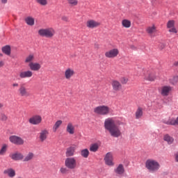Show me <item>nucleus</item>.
Returning a JSON list of instances; mask_svg holds the SVG:
<instances>
[{
    "instance_id": "f257e3e1",
    "label": "nucleus",
    "mask_w": 178,
    "mask_h": 178,
    "mask_svg": "<svg viewBox=\"0 0 178 178\" xmlns=\"http://www.w3.org/2000/svg\"><path fill=\"white\" fill-rule=\"evenodd\" d=\"M120 123L117 124L116 120L112 118H108L104 120V129L109 133L111 137L118 138L122 136V131L119 125Z\"/></svg>"
},
{
    "instance_id": "f03ea898",
    "label": "nucleus",
    "mask_w": 178,
    "mask_h": 178,
    "mask_svg": "<svg viewBox=\"0 0 178 178\" xmlns=\"http://www.w3.org/2000/svg\"><path fill=\"white\" fill-rule=\"evenodd\" d=\"M93 112L95 115L106 116L111 113V108L106 105L97 106L94 108Z\"/></svg>"
},
{
    "instance_id": "7ed1b4c3",
    "label": "nucleus",
    "mask_w": 178,
    "mask_h": 178,
    "mask_svg": "<svg viewBox=\"0 0 178 178\" xmlns=\"http://www.w3.org/2000/svg\"><path fill=\"white\" fill-rule=\"evenodd\" d=\"M55 29L54 28L40 29L38 31L40 37H45L46 38H52L56 34Z\"/></svg>"
},
{
    "instance_id": "20e7f679",
    "label": "nucleus",
    "mask_w": 178,
    "mask_h": 178,
    "mask_svg": "<svg viewBox=\"0 0 178 178\" xmlns=\"http://www.w3.org/2000/svg\"><path fill=\"white\" fill-rule=\"evenodd\" d=\"M145 166L147 169L149 170V172H157V170H159V168H161L159 163L152 159L147 160L145 163Z\"/></svg>"
},
{
    "instance_id": "39448f33",
    "label": "nucleus",
    "mask_w": 178,
    "mask_h": 178,
    "mask_svg": "<svg viewBox=\"0 0 178 178\" xmlns=\"http://www.w3.org/2000/svg\"><path fill=\"white\" fill-rule=\"evenodd\" d=\"M65 165L67 169L73 170L77 168V160L74 157H67L65 161Z\"/></svg>"
},
{
    "instance_id": "423d86ee",
    "label": "nucleus",
    "mask_w": 178,
    "mask_h": 178,
    "mask_svg": "<svg viewBox=\"0 0 178 178\" xmlns=\"http://www.w3.org/2000/svg\"><path fill=\"white\" fill-rule=\"evenodd\" d=\"M18 94L19 97H24L25 98L30 97L31 94L26 87V83H22L19 85V88H18Z\"/></svg>"
},
{
    "instance_id": "0eeeda50",
    "label": "nucleus",
    "mask_w": 178,
    "mask_h": 178,
    "mask_svg": "<svg viewBox=\"0 0 178 178\" xmlns=\"http://www.w3.org/2000/svg\"><path fill=\"white\" fill-rule=\"evenodd\" d=\"M29 122L33 126H38V124H41V123H42V117L40 115H34L29 118Z\"/></svg>"
},
{
    "instance_id": "6e6552de",
    "label": "nucleus",
    "mask_w": 178,
    "mask_h": 178,
    "mask_svg": "<svg viewBox=\"0 0 178 178\" xmlns=\"http://www.w3.org/2000/svg\"><path fill=\"white\" fill-rule=\"evenodd\" d=\"M143 79L147 81H154L156 77L155 76V73L149 70H144L143 73Z\"/></svg>"
},
{
    "instance_id": "1a4fd4ad",
    "label": "nucleus",
    "mask_w": 178,
    "mask_h": 178,
    "mask_svg": "<svg viewBox=\"0 0 178 178\" xmlns=\"http://www.w3.org/2000/svg\"><path fill=\"white\" fill-rule=\"evenodd\" d=\"M9 140L12 144H15V145H23V144H24V140L17 136H10Z\"/></svg>"
},
{
    "instance_id": "9d476101",
    "label": "nucleus",
    "mask_w": 178,
    "mask_h": 178,
    "mask_svg": "<svg viewBox=\"0 0 178 178\" xmlns=\"http://www.w3.org/2000/svg\"><path fill=\"white\" fill-rule=\"evenodd\" d=\"M86 26L88 29H97L101 26V22L94 19H88L86 23Z\"/></svg>"
},
{
    "instance_id": "9b49d317",
    "label": "nucleus",
    "mask_w": 178,
    "mask_h": 178,
    "mask_svg": "<svg viewBox=\"0 0 178 178\" xmlns=\"http://www.w3.org/2000/svg\"><path fill=\"white\" fill-rule=\"evenodd\" d=\"M106 58H108L110 59H113L116 58L118 55H119V49H112L105 53Z\"/></svg>"
},
{
    "instance_id": "f8f14e48",
    "label": "nucleus",
    "mask_w": 178,
    "mask_h": 178,
    "mask_svg": "<svg viewBox=\"0 0 178 178\" xmlns=\"http://www.w3.org/2000/svg\"><path fill=\"white\" fill-rule=\"evenodd\" d=\"M48 136H49V131L47 129H42L39 133L40 142L44 143V141H46L47 138H48Z\"/></svg>"
},
{
    "instance_id": "ddd939ff",
    "label": "nucleus",
    "mask_w": 178,
    "mask_h": 178,
    "mask_svg": "<svg viewBox=\"0 0 178 178\" xmlns=\"http://www.w3.org/2000/svg\"><path fill=\"white\" fill-rule=\"evenodd\" d=\"M76 74L74 70L71 67L67 68L64 72V77L66 80H70Z\"/></svg>"
},
{
    "instance_id": "4468645a",
    "label": "nucleus",
    "mask_w": 178,
    "mask_h": 178,
    "mask_svg": "<svg viewBox=\"0 0 178 178\" xmlns=\"http://www.w3.org/2000/svg\"><path fill=\"white\" fill-rule=\"evenodd\" d=\"M104 162L108 166H113V165H115V163H113V156L111 153L108 152L106 154Z\"/></svg>"
},
{
    "instance_id": "2eb2a0df",
    "label": "nucleus",
    "mask_w": 178,
    "mask_h": 178,
    "mask_svg": "<svg viewBox=\"0 0 178 178\" xmlns=\"http://www.w3.org/2000/svg\"><path fill=\"white\" fill-rule=\"evenodd\" d=\"M19 79H30L33 77V71L31 70H26V71H21L19 73Z\"/></svg>"
},
{
    "instance_id": "dca6fc26",
    "label": "nucleus",
    "mask_w": 178,
    "mask_h": 178,
    "mask_svg": "<svg viewBox=\"0 0 178 178\" xmlns=\"http://www.w3.org/2000/svg\"><path fill=\"white\" fill-rule=\"evenodd\" d=\"M10 158H11L13 161H23V159H24V156L23 155V154L17 152L10 154Z\"/></svg>"
},
{
    "instance_id": "f3484780",
    "label": "nucleus",
    "mask_w": 178,
    "mask_h": 178,
    "mask_svg": "<svg viewBox=\"0 0 178 178\" xmlns=\"http://www.w3.org/2000/svg\"><path fill=\"white\" fill-rule=\"evenodd\" d=\"M3 175H6L8 177L13 178L16 176V170L12 168H7L3 170Z\"/></svg>"
},
{
    "instance_id": "a211bd4d",
    "label": "nucleus",
    "mask_w": 178,
    "mask_h": 178,
    "mask_svg": "<svg viewBox=\"0 0 178 178\" xmlns=\"http://www.w3.org/2000/svg\"><path fill=\"white\" fill-rule=\"evenodd\" d=\"M111 86L113 87V91L118 92V91H120L122 90V84L119 81L114 80L111 82Z\"/></svg>"
},
{
    "instance_id": "6ab92c4d",
    "label": "nucleus",
    "mask_w": 178,
    "mask_h": 178,
    "mask_svg": "<svg viewBox=\"0 0 178 178\" xmlns=\"http://www.w3.org/2000/svg\"><path fill=\"white\" fill-rule=\"evenodd\" d=\"M170 91H172V88L170 86H164L161 87V94L163 97H168Z\"/></svg>"
},
{
    "instance_id": "aec40b11",
    "label": "nucleus",
    "mask_w": 178,
    "mask_h": 178,
    "mask_svg": "<svg viewBox=\"0 0 178 178\" xmlns=\"http://www.w3.org/2000/svg\"><path fill=\"white\" fill-rule=\"evenodd\" d=\"M29 67L32 72H38L41 69V64L38 63H31L29 64Z\"/></svg>"
},
{
    "instance_id": "412c9836",
    "label": "nucleus",
    "mask_w": 178,
    "mask_h": 178,
    "mask_svg": "<svg viewBox=\"0 0 178 178\" xmlns=\"http://www.w3.org/2000/svg\"><path fill=\"white\" fill-rule=\"evenodd\" d=\"M75 152H76V147H70L66 150L65 156H67V158H72V156H74Z\"/></svg>"
},
{
    "instance_id": "4be33fe9",
    "label": "nucleus",
    "mask_w": 178,
    "mask_h": 178,
    "mask_svg": "<svg viewBox=\"0 0 178 178\" xmlns=\"http://www.w3.org/2000/svg\"><path fill=\"white\" fill-rule=\"evenodd\" d=\"M66 131L68 134L73 135L74 134L75 128L74 125L72 122H68L66 127Z\"/></svg>"
},
{
    "instance_id": "5701e85b",
    "label": "nucleus",
    "mask_w": 178,
    "mask_h": 178,
    "mask_svg": "<svg viewBox=\"0 0 178 178\" xmlns=\"http://www.w3.org/2000/svg\"><path fill=\"white\" fill-rule=\"evenodd\" d=\"M114 172L116 175L122 176L124 173V167L122 164H119L118 167L114 170Z\"/></svg>"
},
{
    "instance_id": "b1692460",
    "label": "nucleus",
    "mask_w": 178,
    "mask_h": 178,
    "mask_svg": "<svg viewBox=\"0 0 178 178\" xmlns=\"http://www.w3.org/2000/svg\"><path fill=\"white\" fill-rule=\"evenodd\" d=\"M1 51L3 54H5V55H7V56H10V54H12V49L9 45L3 47L1 48Z\"/></svg>"
},
{
    "instance_id": "393cba45",
    "label": "nucleus",
    "mask_w": 178,
    "mask_h": 178,
    "mask_svg": "<svg viewBox=\"0 0 178 178\" xmlns=\"http://www.w3.org/2000/svg\"><path fill=\"white\" fill-rule=\"evenodd\" d=\"M62 123H63V122L60 120H58L55 122V124L52 127L53 133H56V131H58V129H59V127L62 126Z\"/></svg>"
},
{
    "instance_id": "a878e982",
    "label": "nucleus",
    "mask_w": 178,
    "mask_h": 178,
    "mask_svg": "<svg viewBox=\"0 0 178 178\" xmlns=\"http://www.w3.org/2000/svg\"><path fill=\"white\" fill-rule=\"evenodd\" d=\"M34 59H35L34 54H29L26 57L24 63H29V65H30V63H34Z\"/></svg>"
},
{
    "instance_id": "bb28decb",
    "label": "nucleus",
    "mask_w": 178,
    "mask_h": 178,
    "mask_svg": "<svg viewBox=\"0 0 178 178\" xmlns=\"http://www.w3.org/2000/svg\"><path fill=\"white\" fill-rule=\"evenodd\" d=\"M144 112L143 111V108L138 107L135 113L136 119H141L143 118V115Z\"/></svg>"
},
{
    "instance_id": "cd10ccee",
    "label": "nucleus",
    "mask_w": 178,
    "mask_h": 178,
    "mask_svg": "<svg viewBox=\"0 0 178 178\" xmlns=\"http://www.w3.org/2000/svg\"><path fill=\"white\" fill-rule=\"evenodd\" d=\"M35 20L34 19V17L29 16L25 18V23L28 26H34Z\"/></svg>"
},
{
    "instance_id": "c85d7f7f",
    "label": "nucleus",
    "mask_w": 178,
    "mask_h": 178,
    "mask_svg": "<svg viewBox=\"0 0 178 178\" xmlns=\"http://www.w3.org/2000/svg\"><path fill=\"white\" fill-rule=\"evenodd\" d=\"M164 141H166L169 145H172V143L175 142V138L173 137L169 136L168 134H166L163 137Z\"/></svg>"
},
{
    "instance_id": "c756f323",
    "label": "nucleus",
    "mask_w": 178,
    "mask_h": 178,
    "mask_svg": "<svg viewBox=\"0 0 178 178\" xmlns=\"http://www.w3.org/2000/svg\"><path fill=\"white\" fill-rule=\"evenodd\" d=\"M122 26L125 29H130V27H131V21L129 19H123L122 21Z\"/></svg>"
},
{
    "instance_id": "7c9ffc66",
    "label": "nucleus",
    "mask_w": 178,
    "mask_h": 178,
    "mask_svg": "<svg viewBox=\"0 0 178 178\" xmlns=\"http://www.w3.org/2000/svg\"><path fill=\"white\" fill-rule=\"evenodd\" d=\"M34 158V153L33 152H29L25 157L23 159L24 162H29V161H31Z\"/></svg>"
},
{
    "instance_id": "2f4dec72",
    "label": "nucleus",
    "mask_w": 178,
    "mask_h": 178,
    "mask_svg": "<svg viewBox=\"0 0 178 178\" xmlns=\"http://www.w3.org/2000/svg\"><path fill=\"white\" fill-rule=\"evenodd\" d=\"M166 124H170L171 126H178V116L177 117L176 119L171 118L170 120H169L166 122Z\"/></svg>"
},
{
    "instance_id": "473e14b6",
    "label": "nucleus",
    "mask_w": 178,
    "mask_h": 178,
    "mask_svg": "<svg viewBox=\"0 0 178 178\" xmlns=\"http://www.w3.org/2000/svg\"><path fill=\"white\" fill-rule=\"evenodd\" d=\"M99 148V145H98V143H93L90 146V152H97Z\"/></svg>"
},
{
    "instance_id": "72a5a7b5",
    "label": "nucleus",
    "mask_w": 178,
    "mask_h": 178,
    "mask_svg": "<svg viewBox=\"0 0 178 178\" xmlns=\"http://www.w3.org/2000/svg\"><path fill=\"white\" fill-rule=\"evenodd\" d=\"M147 33V34H154V33H155V31H156V27H155L154 25L152 26H149L146 29Z\"/></svg>"
},
{
    "instance_id": "f704fd0d",
    "label": "nucleus",
    "mask_w": 178,
    "mask_h": 178,
    "mask_svg": "<svg viewBox=\"0 0 178 178\" xmlns=\"http://www.w3.org/2000/svg\"><path fill=\"white\" fill-rule=\"evenodd\" d=\"M89 155H90V151L88 150V149H83L81 150V156L83 158H88Z\"/></svg>"
},
{
    "instance_id": "c9c22d12",
    "label": "nucleus",
    "mask_w": 178,
    "mask_h": 178,
    "mask_svg": "<svg viewBox=\"0 0 178 178\" xmlns=\"http://www.w3.org/2000/svg\"><path fill=\"white\" fill-rule=\"evenodd\" d=\"M38 5L40 6H47L48 5V0H35Z\"/></svg>"
},
{
    "instance_id": "e433bc0d",
    "label": "nucleus",
    "mask_w": 178,
    "mask_h": 178,
    "mask_svg": "<svg viewBox=\"0 0 178 178\" xmlns=\"http://www.w3.org/2000/svg\"><path fill=\"white\" fill-rule=\"evenodd\" d=\"M6 151H8V145L4 144L0 149V155H5V154H6Z\"/></svg>"
},
{
    "instance_id": "4c0bfd02",
    "label": "nucleus",
    "mask_w": 178,
    "mask_h": 178,
    "mask_svg": "<svg viewBox=\"0 0 178 178\" xmlns=\"http://www.w3.org/2000/svg\"><path fill=\"white\" fill-rule=\"evenodd\" d=\"M170 84L175 86V84H177L178 83V76H174L170 79Z\"/></svg>"
},
{
    "instance_id": "58836bf2",
    "label": "nucleus",
    "mask_w": 178,
    "mask_h": 178,
    "mask_svg": "<svg viewBox=\"0 0 178 178\" xmlns=\"http://www.w3.org/2000/svg\"><path fill=\"white\" fill-rule=\"evenodd\" d=\"M67 2L70 6H77L79 5V1L77 0H67Z\"/></svg>"
},
{
    "instance_id": "ea45409f",
    "label": "nucleus",
    "mask_w": 178,
    "mask_h": 178,
    "mask_svg": "<svg viewBox=\"0 0 178 178\" xmlns=\"http://www.w3.org/2000/svg\"><path fill=\"white\" fill-rule=\"evenodd\" d=\"M175 27V21L174 20H170L167 23V29H172Z\"/></svg>"
},
{
    "instance_id": "a19ab883",
    "label": "nucleus",
    "mask_w": 178,
    "mask_h": 178,
    "mask_svg": "<svg viewBox=\"0 0 178 178\" xmlns=\"http://www.w3.org/2000/svg\"><path fill=\"white\" fill-rule=\"evenodd\" d=\"M0 120L5 122V121L8 120V117L4 113H1L0 115Z\"/></svg>"
},
{
    "instance_id": "79ce46f5",
    "label": "nucleus",
    "mask_w": 178,
    "mask_h": 178,
    "mask_svg": "<svg viewBox=\"0 0 178 178\" xmlns=\"http://www.w3.org/2000/svg\"><path fill=\"white\" fill-rule=\"evenodd\" d=\"M60 172L62 173V175H66V173H67L68 170H67V168H66L65 167H62L60 169Z\"/></svg>"
},
{
    "instance_id": "37998d69",
    "label": "nucleus",
    "mask_w": 178,
    "mask_h": 178,
    "mask_svg": "<svg viewBox=\"0 0 178 178\" xmlns=\"http://www.w3.org/2000/svg\"><path fill=\"white\" fill-rule=\"evenodd\" d=\"M169 33H174L175 34H176V33H177V30L174 26L172 28H170Z\"/></svg>"
},
{
    "instance_id": "c03bdc74",
    "label": "nucleus",
    "mask_w": 178,
    "mask_h": 178,
    "mask_svg": "<svg viewBox=\"0 0 178 178\" xmlns=\"http://www.w3.org/2000/svg\"><path fill=\"white\" fill-rule=\"evenodd\" d=\"M127 81H129V79L126 78V77H123L121 79V83L122 84H127Z\"/></svg>"
},
{
    "instance_id": "a18cd8bd",
    "label": "nucleus",
    "mask_w": 178,
    "mask_h": 178,
    "mask_svg": "<svg viewBox=\"0 0 178 178\" xmlns=\"http://www.w3.org/2000/svg\"><path fill=\"white\" fill-rule=\"evenodd\" d=\"M62 20L63 21V22H69V18L67 17H66V16H63V17H62Z\"/></svg>"
},
{
    "instance_id": "49530a36",
    "label": "nucleus",
    "mask_w": 178,
    "mask_h": 178,
    "mask_svg": "<svg viewBox=\"0 0 178 178\" xmlns=\"http://www.w3.org/2000/svg\"><path fill=\"white\" fill-rule=\"evenodd\" d=\"M12 86L13 87V88H16V87H19V83H13Z\"/></svg>"
},
{
    "instance_id": "de8ad7c7",
    "label": "nucleus",
    "mask_w": 178,
    "mask_h": 178,
    "mask_svg": "<svg viewBox=\"0 0 178 178\" xmlns=\"http://www.w3.org/2000/svg\"><path fill=\"white\" fill-rule=\"evenodd\" d=\"M5 65V62L0 60V67H3Z\"/></svg>"
},
{
    "instance_id": "09e8293b",
    "label": "nucleus",
    "mask_w": 178,
    "mask_h": 178,
    "mask_svg": "<svg viewBox=\"0 0 178 178\" xmlns=\"http://www.w3.org/2000/svg\"><path fill=\"white\" fill-rule=\"evenodd\" d=\"M95 49H99V44H95Z\"/></svg>"
},
{
    "instance_id": "8fccbe9b",
    "label": "nucleus",
    "mask_w": 178,
    "mask_h": 178,
    "mask_svg": "<svg viewBox=\"0 0 178 178\" xmlns=\"http://www.w3.org/2000/svg\"><path fill=\"white\" fill-rule=\"evenodd\" d=\"M160 48H161V49H163V48H165V44H163V43L161 44H160Z\"/></svg>"
},
{
    "instance_id": "3c124183",
    "label": "nucleus",
    "mask_w": 178,
    "mask_h": 178,
    "mask_svg": "<svg viewBox=\"0 0 178 178\" xmlns=\"http://www.w3.org/2000/svg\"><path fill=\"white\" fill-rule=\"evenodd\" d=\"M175 161L178 162V152L175 154Z\"/></svg>"
},
{
    "instance_id": "603ef678",
    "label": "nucleus",
    "mask_w": 178,
    "mask_h": 178,
    "mask_svg": "<svg viewBox=\"0 0 178 178\" xmlns=\"http://www.w3.org/2000/svg\"><path fill=\"white\" fill-rule=\"evenodd\" d=\"M8 0H1V3H7Z\"/></svg>"
},
{
    "instance_id": "864d4df0",
    "label": "nucleus",
    "mask_w": 178,
    "mask_h": 178,
    "mask_svg": "<svg viewBox=\"0 0 178 178\" xmlns=\"http://www.w3.org/2000/svg\"><path fill=\"white\" fill-rule=\"evenodd\" d=\"M0 108H3V104H2L1 102H0Z\"/></svg>"
},
{
    "instance_id": "5fc2aeb1",
    "label": "nucleus",
    "mask_w": 178,
    "mask_h": 178,
    "mask_svg": "<svg viewBox=\"0 0 178 178\" xmlns=\"http://www.w3.org/2000/svg\"><path fill=\"white\" fill-rule=\"evenodd\" d=\"M0 56H3V54L0 53Z\"/></svg>"
},
{
    "instance_id": "6e6d98bb",
    "label": "nucleus",
    "mask_w": 178,
    "mask_h": 178,
    "mask_svg": "<svg viewBox=\"0 0 178 178\" xmlns=\"http://www.w3.org/2000/svg\"><path fill=\"white\" fill-rule=\"evenodd\" d=\"M176 65H177V66H178V62H177V63H176Z\"/></svg>"
}]
</instances>
